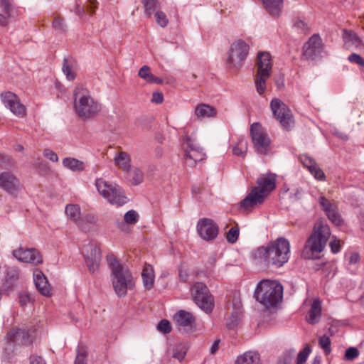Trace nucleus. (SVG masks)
<instances>
[{"label":"nucleus","mask_w":364,"mask_h":364,"mask_svg":"<svg viewBox=\"0 0 364 364\" xmlns=\"http://www.w3.org/2000/svg\"><path fill=\"white\" fill-rule=\"evenodd\" d=\"M290 244L284 237H279L266 246L257 248L252 257L267 267L279 268L289 259Z\"/></svg>","instance_id":"obj_1"},{"label":"nucleus","mask_w":364,"mask_h":364,"mask_svg":"<svg viewBox=\"0 0 364 364\" xmlns=\"http://www.w3.org/2000/svg\"><path fill=\"white\" fill-rule=\"evenodd\" d=\"M276 178L277 175L272 173L260 175L257 180V186L253 187L240 202V207L247 210L262 204L269 193L276 188Z\"/></svg>","instance_id":"obj_2"},{"label":"nucleus","mask_w":364,"mask_h":364,"mask_svg":"<svg viewBox=\"0 0 364 364\" xmlns=\"http://www.w3.org/2000/svg\"><path fill=\"white\" fill-rule=\"evenodd\" d=\"M254 298L267 309L276 307L282 300L283 286L276 280L262 279L255 289Z\"/></svg>","instance_id":"obj_3"},{"label":"nucleus","mask_w":364,"mask_h":364,"mask_svg":"<svg viewBox=\"0 0 364 364\" xmlns=\"http://www.w3.org/2000/svg\"><path fill=\"white\" fill-rule=\"evenodd\" d=\"M74 110L83 120L96 116L101 110V105L90 95L89 90L82 85H77L73 91Z\"/></svg>","instance_id":"obj_4"},{"label":"nucleus","mask_w":364,"mask_h":364,"mask_svg":"<svg viewBox=\"0 0 364 364\" xmlns=\"http://www.w3.org/2000/svg\"><path fill=\"white\" fill-rule=\"evenodd\" d=\"M107 260L111 269L113 288L119 296H124L127 294L128 289H131L134 285L132 273L129 268L119 262L114 255H108Z\"/></svg>","instance_id":"obj_5"},{"label":"nucleus","mask_w":364,"mask_h":364,"mask_svg":"<svg viewBox=\"0 0 364 364\" xmlns=\"http://www.w3.org/2000/svg\"><path fill=\"white\" fill-rule=\"evenodd\" d=\"M331 236L328 224L323 220L316 222L312 234L309 237L303 250V256L306 259H314L316 254L321 252Z\"/></svg>","instance_id":"obj_6"},{"label":"nucleus","mask_w":364,"mask_h":364,"mask_svg":"<svg viewBox=\"0 0 364 364\" xmlns=\"http://www.w3.org/2000/svg\"><path fill=\"white\" fill-rule=\"evenodd\" d=\"M95 186L99 193L112 205L122 206L128 201L122 188L114 183L100 178L96 179Z\"/></svg>","instance_id":"obj_7"},{"label":"nucleus","mask_w":364,"mask_h":364,"mask_svg":"<svg viewBox=\"0 0 364 364\" xmlns=\"http://www.w3.org/2000/svg\"><path fill=\"white\" fill-rule=\"evenodd\" d=\"M272 62L268 52H260L257 55V75L255 85L259 94H262L266 88V80L272 73Z\"/></svg>","instance_id":"obj_8"},{"label":"nucleus","mask_w":364,"mask_h":364,"mask_svg":"<svg viewBox=\"0 0 364 364\" xmlns=\"http://www.w3.org/2000/svg\"><path fill=\"white\" fill-rule=\"evenodd\" d=\"M250 136L255 152L267 155L271 150L272 141L265 129L257 122L250 127Z\"/></svg>","instance_id":"obj_9"},{"label":"nucleus","mask_w":364,"mask_h":364,"mask_svg":"<svg viewBox=\"0 0 364 364\" xmlns=\"http://www.w3.org/2000/svg\"><path fill=\"white\" fill-rule=\"evenodd\" d=\"M250 50V46L245 41L239 39L232 43L229 49L227 63L230 68L238 70L244 64Z\"/></svg>","instance_id":"obj_10"},{"label":"nucleus","mask_w":364,"mask_h":364,"mask_svg":"<svg viewBox=\"0 0 364 364\" xmlns=\"http://www.w3.org/2000/svg\"><path fill=\"white\" fill-rule=\"evenodd\" d=\"M191 295L196 304L200 309L205 313L212 311L214 307V299L205 284L202 282L195 283L191 288Z\"/></svg>","instance_id":"obj_11"},{"label":"nucleus","mask_w":364,"mask_h":364,"mask_svg":"<svg viewBox=\"0 0 364 364\" xmlns=\"http://www.w3.org/2000/svg\"><path fill=\"white\" fill-rule=\"evenodd\" d=\"M270 107L274 116L284 129H289L293 126L292 113L283 102L277 98L273 99L270 102Z\"/></svg>","instance_id":"obj_12"},{"label":"nucleus","mask_w":364,"mask_h":364,"mask_svg":"<svg viewBox=\"0 0 364 364\" xmlns=\"http://www.w3.org/2000/svg\"><path fill=\"white\" fill-rule=\"evenodd\" d=\"M183 141L186 145L184 159L187 165L193 166L204 159L203 149L196 143L194 138L186 134L183 136Z\"/></svg>","instance_id":"obj_13"},{"label":"nucleus","mask_w":364,"mask_h":364,"mask_svg":"<svg viewBox=\"0 0 364 364\" xmlns=\"http://www.w3.org/2000/svg\"><path fill=\"white\" fill-rule=\"evenodd\" d=\"M2 12L0 13V26L7 27L18 20V9L11 0H0Z\"/></svg>","instance_id":"obj_14"},{"label":"nucleus","mask_w":364,"mask_h":364,"mask_svg":"<svg viewBox=\"0 0 364 364\" xmlns=\"http://www.w3.org/2000/svg\"><path fill=\"white\" fill-rule=\"evenodd\" d=\"M82 254L85 257L90 272H95L98 269L101 261L100 249L97 245L89 243L83 247Z\"/></svg>","instance_id":"obj_15"},{"label":"nucleus","mask_w":364,"mask_h":364,"mask_svg":"<svg viewBox=\"0 0 364 364\" xmlns=\"http://www.w3.org/2000/svg\"><path fill=\"white\" fill-rule=\"evenodd\" d=\"M1 100L5 107L18 117H23L26 114V107L21 103L16 95L11 92H6L1 95Z\"/></svg>","instance_id":"obj_16"},{"label":"nucleus","mask_w":364,"mask_h":364,"mask_svg":"<svg viewBox=\"0 0 364 364\" xmlns=\"http://www.w3.org/2000/svg\"><path fill=\"white\" fill-rule=\"evenodd\" d=\"M323 46L318 35H313L304 46V55L311 60L323 56Z\"/></svg>","instance_id":"obj_17"},{"label":"nucleus","mask_w":364,"mask_h":364,"mask_svg":"<svg viewBox=\"0 0 364 364\" xmlns=\"http://www.w3.org/2000/svg\"><path fill=\"white\" fill-rule=\"evenodd\" d=\"M197 231L203 240H212L218 234V227L213 220L203 218L198 222Z\"/></svg>","instance_id":"obj_18"},{"label":"nucleus","mask_w":364,"mask_h":364,"mask_svg":"<svg viewBox=\"0 0 364 364\" xmlns=\"http://www.w3.org/2000/svg\"><path fill=\"white\" fill-rule=\"evenodd\" d=\"M13 255L18 261L23 262L38 264L43 262L41 255L36 249L34 248H19L14 250L13 252Z\"/></svg>","instance_id":"obj_19"},{"label":"nucleus","mask_w":364,"mask_h":364,"mask_svg":"<svg viewBox=\"0 0 364 364\" xmlns=\"http://www.w3.org/2000/svg\"><path fill=\"white\" fill-rule=\"evenodd\" d=\"M173 320L176 324L187 333L193 331L195 326V318L192 314L185 310H178L173 316Z\"/></svg>","instance_id":"obj_20"},{"label":"nucleus","mask_w":364,"mask_h":364,"mask_svg":"<svg viewBox=\"0 0 364 364\" xmlns=\"http://www.w3.org/2000/svg\"><path fill=\"white\" fill-rule=\"evenodd\" d=\"M18 178L10 171L0 173V188L9 193H16L20 189Z\"/></svg>","instance_id":"obj_21"},{"label":"nucleus","mask_w":364,"mask_h":364,"mask_svg":"<svg viewBox=\"0 0 364 364\" xmlns=\"http://www.w3.org/2000/svg\"><path fill=\"white\" fill-rule=\"evenodd\" d=\"M9 343L14 345H29L32 343V338L24 328H13L6 336Z\"/></svg>","instance_id":"obj_22"},{"label":"nucleus","mask_w":364,"mask_h":364,"mask_svg":"<svg viewBox=\"0 0 364 364\" xmlns=\"http://www.w3.org/2000/svg\"><path fill=\"white\" fill-rule=\"evenodd\" d=\"M33 282L36 289L45 296H51L52 290L47 277L39 269H35L33 273Z\"/></svg>","instance_id":"obj_23"},{"label":"nucleus","mask_w":364,"mask_h":364,"mask_svg":"<svg viewBox=\"0 0 364 364\" xmlns=\"http://www.w3.org/2000/svg\"><path fill=\"white\" fill-rule=\"evenodd\" d=\"M216 114L217 111L214 107L205 103L198 105L193 111V116L198 119L214 117Z\"/></svg>","instance_id":"obj_24"},{"label":"nucleus","mask_w":364,"mask_h":364,"mask_svg":"<svg viewBox=\"0 0 364 364\" xmlns=\"http://www.w3.org/2000/svg\"><path fill=\"white\" fill-rule=\"evenodd\" d=\"M19 278V272L14 267H9L6 269V277L3 283L4 290L9 291L15 287Z\"/></svg>","instance_id":"obj_25"},{"label":"nucleus","mask_w":364,"mask_h":364,"mask_svg":"<svg viewBox=\"0 0 364 364\" xmlns=\"http://www.w3.org/2000/svg\"><path fill=\"white\" fill-rule=\"evenodd\" d=\"M114 162L115 166L122 169L124 173L128 171L132 166L130 156L125 151L116 153L114 156Z\"/></svg>","instance_id":"obj_26"},{"label":"nucleus","mask_w":364,"mask_h":364,"mask_svg":"<svg viewBox=\"0 0 364 364\" xmlns=\"http://www.w3.org/2000/svg\"><path fill=\"white\" fill-rule=\"evenodd\" d=\"M321 316V303L318 299H315L311 304L307 316V321L310 324L319 322Z\"/></svg>","instance_id":"obj_27"},{"label":"nucleus","mask_w":364,"mask_h":364,"mask_svg":"<svg viewBox=\"0 0 364 364\" xmlns=\"http://www.w3.org/2000/svg\"><path fill=\"white\" fill-rule=\"evenodd\" d=\"M267 11V12L272 16H279L282 6L283 0H259Z\"/></svg>","instance_id":"obj_28"},{"label":"nucleus","mask_w":364,"mask_h":364,"mask_svg":"<svg viewBox=\"0 0 364 364\" xmlns=\"http://www.w3.org/2000/svg\"><path fill=\"white\" fill-rule=\"evenodd\" d=\"M235 364H261L260 356L256 351H247L237 357Z\"/></svg>","instance_id":"obj_29"},{"label":"nucleus","mask_w":364,"mask_h":364,"mask_svg":"<svg viewBox=\"0 0 364 364\" xmlns=\"http://www.w3.org/2000/svg\"><path fill=\"white\" fill-rule=\"evenodd\" d=\"M65 212L69 220L76 225H81L80 217L82 215L80 207L77 204H68L65 206Z\"/></svg>","instance_id":"obj_30"},{"label":"nucleus","mask_w":364,"mask_h":364,"mask_svg":"<svg viewBox=\"0 0 364 364\" xmlns=\"http://www.w3.org/2000/svg\"><path fill=\"white\" fill-rule=\"evenodd\" d=\"M143 285L146 289H151L154 284V272L151 265L145 264L141 273Z\"/></svg>","instance_id":"obj_31"},{"label":"nucleus","mask_w":364,"mask_h":364,"mask_svg":"<svg viewBox=\"0 0 364 364\" xmlns=\"http://www.w3.org/2000/svg\"><path fill=\"white\" fill-rule=\"evenodd\" d=\"M127 179L134 186L141 183L144 181V173L138 167L132 166L128 171L124 173Z\"/></svg>","instance_id":"obj_32"},{"label":"nucleus","mask_w":364,"mask_h":364,"mask_svg":"<svg viewBox=\"0 0 364 364\" xmlns=\"http://www.w3.org/2000/svg\"><path fill=\"white\" fill-rule=\"evenodd\" d=\"M63 166L73 171L80 172L82 171L85 168V163L73 157H66L62 161Z\"/></svg>","instance_id":"obj_33"},{"label":"nucleus","mask_w":364,"mask_h":364,"mask_svg":"<svg viewBox=\"0 0 364 364\" xmlns=\"http://www.w3.org/2000/svg\"><path fill=\"white\" fill-rule=\"evenodd\" d=\"M138 75L146 82L151 84H161L163 80L154 75L148 65H143L138 72Z\"/></svg>","instance_id":"obj_34"},{"label":"nucleus","mask_w":364,"mask_h":364,"mask_svg":"<svg viewBox=\"0 0 364 364\" xmlns=\"http://www.w3.org/2000/svg\"><path fill=\"white\" fill-rule=\"evenodd\" d=\"M75 61L72 58H64L62 70L64 75L66 76V78L70 81L73 80L75 78L76 74L75 71Z\"/></svg>","instance_id":"obj_35"},{"label":"nucleus","mask_w":364,"mask_h":364,"mask_svg":"<svg viewBox=\"0 0 364 364\" xmlns=\"http://www.w3.org/2000/svg\"><path fill=\"white\" fill-rule=\"evenodd\" d=\"M343 38L346 44L350 43L357 48H359L362 46V41L360 38L354 32L345 30L343 31Z\"/></svg>","instance_id":"obj_36"},{"label":"nucleus","mask_w":364,"mask_h":364,"mask_svg":"<svg viewBox=\"0 0 364 364\" xmlns=\"http://www.w3.org/2000/svg\"><path fill=\"white\" fill-rule=\"evenodd\" d=\"M97 221V217L92 213L82 214L80 217L81 225L77 226L81 230H86L88 225H94Z\"/></svg>","instance_id":"obj_37"},{"label":"nucleus","mask_w":364,"mask_h":364,"mask_svg":"<svg viewBox=\"0 0 364 364\" xmlns=\"http://www.w3.org/2000/svg\"><path fill=\"white\" fill-rule=\"evenodd\" d=\"M247 151V141L245 139H240L235 145L232 146L234 155L244 157Z\"/></svg>","instance_id":"obj_38"},{"label":"nucleus","mask_w":364,"mask_h":364,"mask_svg":"<svg viewBox=\"0 0 364 364\" xmlns=\"http://www.w3.org/2000/svg\"><path fill=\"white\" fill-rule=\"evenodd\" d=\"M188 350L187 346L183 343L176 344L173 348V358L181 361L186 355Z\"/></svg>","instance_id":"obj_39"},{"label":"nucleus","mask_w":364,"mask_h":364,"mask_svg":"<svg viewBox=\"0 0 364 364\" xmlns=\"http://www.w3.org/2000/svg\"><path fill=\"white\" fill-rule=\"evenodd\" d=\"M328 219L331 221L333 224L335 225H341L343 223V219L341 218V215L339 214L337 208L335 207L330 212L326 213Z\"/></svg>","instance_id":"obj_40"},{"label":"nucleus","mask_w":364,"mask_h":364,"mask_svg":"<svg viewBox=\"0 0 364 364\" xmlns=\"http://www.w3.org/2000/svg\"><path fill=\"white\" fill-rule=\"evenodd\" d=\"M144 6V13L150 16L158 6L156 0H142Z\"/></svg>","instance_id":"obj_41"},{"label":"nucleus","mask_w":364,"mask_h":364,"mask_svg":"<svg viewBox=\"0 0 364 364\" xmlns=\"http://www.w3.org/2000/svg\"><path fill=\"white\" fill-rule=\"evenodd\" d=\"M318 343L321 348L324 350L326 355L331 352V340L326 335H323L318 338Z\"/></svg>","instance_id":"obj_42"},{"label":"nucleus","mask_w":364,"mask_h":364,"mask_svg":"<svg viewBox=\"0 0 364 364\" xmlns=\"http://www.w3.org/2000/svg\"><path fill=\"white\" fill-rule=\"evenodd\" d=\"M311 353L309 346H306L297 355L296 364H304Z\"/></svg>","instance_id":"obj_43"},{"label":"nucleus","mask_w":364,"mask_h":364,"mask_svg":"<svg viewBox=\"0 0 364 364\" xmlns=\"http://www.w3.org/2000/svg\"><path fill=\"white\" fill-rule=\"evenodd\" d=\"M124 220L127 224H135L138 221V214L135 210H130L125 213Z\"/></svg>","instance_id":"obj_44"},{"label":"nucleus","mask_w":364,"mask_h":364,"mask_svg":"<svg viewBox=\"0 0 364 364\" xmlns=\"http://www.w3.org/2000/svg\"><path fill=\"white\" fill-rule=\"evenodd\" d=\"M239 236V228L237 227L231 228L227 232L226 239L230 243H235Z\"/></svg>","instance_id":"obj_45"},{"label":"nucleus","mask_w":364,"mask_h":364,"mask_svg":"<svg viewBox=\"0 0 364 364\" xmlns=\"http://www.w3.org/2000/svg\"><path fill=\"white\" fill-rule=\"evenodd\" d=\"M301 163L308 168L309 171L311 168H314V166L316 164V161L309 156L304 154L299 157Z\"/></svg>","instance_id":"obj_46"},{"label":"nucleus","mask_w":364,"mask_h":364,"mask_svg":"<svg viewBox=\"0 0 364 364\" xmlns=\"http://www.w3.org/2000/svg\"><path fill=\"white\" fill-rule=\"evenodd\" d=\"M12 159L6 155L0 154V168H9L14 166Z\"/></svg>","instance_id":"obj_47"},{"label":"nucleus","mask_w":364,"mask_h":364,"mask_svg":"<svg viewBox=\"0 0 364 364\" xmlns=\"http://www.w3.org/2000/svg\"><path fill=\"white\" fill-rule=\"evenodd\" d=\"M87 351L84 348H79L75 358V364H86Z\"/></svg>","instance_id":"obj_48"},{"label":"nucleus","mask_w":364,"mask_h":364,"mask_svg":"<svg viewBox=\"0 0 364 364\" xmlns=\"http://www.w3.org/2000/svg\"><path fill=\"white\" fill-rule=\"evenodd\" d=\"M319 204L321 206L322 209L326 212V213H328L336 207L323 196H321L319 198Z\"/></svg>","instance_id":"obj_49"},{"label":"nucleus","mask_w":364,"mask_h":364,"mask_svg":"<svg viewBox=\"0 0 364 364\" xmlns=\"http://www.w3.org/2000/svg\"><path fill=\"white\" fill-rule=\"evenodd\" d=\"M359 355L358 350L355 347H350L346 350L344 358L346 360H353Z\"/></svg>","instance_id":"obj_50"},{"label":"nucleus","mask_w":364,"mask_h":364,"mask_svg":"<svg viewBox=\"0 0 364 364\" xmlns=\"http://www.w3.org/2000/svg\"><path fill=\"white\" fill-rule=\"evenodd\" d=\"M155 18L157 23L161 26L165 27L168 23V20L164 13L162 11H156L155 14Z\"/></svg>","instance_id":"obj_51"},{"label":"nucleus","mask_w":364,"mask_h":364,"mask_svg":"<svg viewBox=\"0 0 364 364\" xmlns=\"http://www.w3.org/2000/svg\"><path fill=\"white\" fill-rule=\"evenodd\" d=\"M309 172L314 176V177L320 181L325 180V174L323 171L316 164L314 168H311Z\"/></svg>","instance_id":"obj_52"},{"label":"nucleus","mask_w":364,"mask_h":364,"mask_svg":"<svg viewBox=\"0 0 364 364\" xmlns=\"http://www.w3.org/2000/svg\"><path fill=\"white\" fill-rule=\"evenodd\" d=\"M157 329L163 333H168L171 331V328L168 320H161L157 325Z\"/></svg>","instance_id":"obj_53"},{"label":"nucleus","mask_w":364,"mask_h":364,"mask_svg":"<svg viewBox=\"0 0 364 364\" xmlns=\"http://www.w3.org/2000/svg\"><path fill=\"white\" fill-rule=\"evenodd\" d=\"M43 156L52 162H57L59 159L58 154L50 149H45L43 150Z\"/></svg>","instance_id":"obj_54"},{"label":"nucleus","mask_w":364,"mask_h":364,"mask_svg":"<svg viewBox=\"0 0 364 364\" xmlns=\"http://www.w3.org/2000/svg\"><path fill=\"white\" fill-rule=\"evenodd\" d=\"M350 62L356 63L362 67H364V59L358 54L353 53L348 56Z\"/></svg>","instance_id":"obj_55"},{"label":"nucleus","mask_w":364,"mask_h":364,"mask_svg":"<svg viewBox=\"0 0 364 364\" xmlns=\"http://www.w3.org/2000/svg\"><path fill=\"white\" fill-rule=\"evenodd\" d=\"M239 321V316L237 314H232L231 317L227 319V326L228 328L232 329L235 328Z\"/></svg>","instance_id":"obj_56"},{"label":"nucleus","mask_w":364,"mask_h":364,"mask_svg":"<svg viewBox=\"0 0 364 364\" xmlns=\"http://www.w3.org/2000/svg\"><path fill=\"white\" fill-rule=\"evenodd\" d=\"M85 6L82 2H76L72 11L75 12L79 17L82 18L85 15Z\"/></svg>","instance_id":"obj_57"},{"label":"nucleus","mask_w":364,"mask_h":364,"mask_svg":"<svg viewBox=\"0 0 364 364\" xmlns=\"http://www.w3.org/2000/svg\"><path fill=\"white\" fill-rule=\"evenodd\" d=\"M330 247L333 253H338L341 248L340 240L333 236L330 242Z\"/></svg>","instance_id":"obj_58"},{"label":"nucleus","mask_w":364,"mask_h":364,"mask_svg":"<svg viewBox=\"0 0 364 364\" xmlns=\"http://www.w3.org/2000/svg\"><path fill=\"white\" fill-rule=\"evenodd\" d=\"M53 26L56 30H59V31H63L64 30L63 21L60 18H55L53 20Z\"/></svg>","instance_id":"obj_59"},{"label":"nucleus","mask_w":364,"mask_h":364,"mask_svg":"<svg viewBox=\"0 0 364 364\" xmlns=\"http://www.w3.org/2000/svg\"><path fill=\"white\" fill-rule=\"evenodd\" d=\"M164 100V96L161 92H154L152 95V99L151 101L156 104H161L162 103Z\"/></svg>","instance_id":"obj_60"},{"label":"nucleus","mask_w":364,"mask_h":364,"mask_svg":"<svg viewBox=\"0 0 364 364\" xmlns=\"http://www.w3.org/2000/svg\"><path fill=\"white\" fill-rule=\"evenodd\" d=\"M30 363L31 364H46L45 360L38 355H32L30 358Z\"/></svg>","instance_id":"obj_61"},{"label":"nucleus","mask_w":364,"mask_h":364,"mask_svg":"<svg viewBox=\"0 0 364 364\" xmlns=\"http://www.w3.org/2000/svg\"><path fill=\"white\" fill-rule=\"evenodd\" d=\"M360 260V255L356 252H353L350 254L348 261L350 264H355Z\"/></svg>","instance_id":"obj_62"},{"label":"nucleus","mask_w":364,"mask_h":364,"mask_svg":"<svg viewBox=\"0 0 364 364\" xmlns=\"http://www.w3.org/2000/svg\"><path fill=\"white\" fill-rule=\"evenodd\" d=\"M282 359L284 360L283 363H282V360H279V364H289V363H290L291 360V353L290 352L285 353L283 355Z\"/></svg>","instance_id":"obj_63"},{"label":"nucleus","mask_w":364,"mask_h":364,"mask_svg":"<svg viewBox=\"0 0 364 364\" xmlns=\"http://www.w3.org/2000/svg\"><path fill=\"white\" fill-rule=\"evenodd\" d=\"M219 343H220V340H216L214 341V343L212 344V346L210 348V354H215L218 350Z\"/></svg>","instance_id":"obj_64"}]
</instances>
